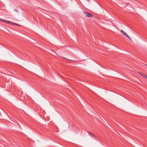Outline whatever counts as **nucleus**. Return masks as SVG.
<instances>
[{
  "label": "nucleus",
  "instance_id": "5",
  "mask_svg": "<svg viewBox=\"0 0 147 147\" xmlns=\"http://www.w3.org/2000/svg\"><path fill=\"white\" fill-rule=\"evenodd\" d=\"M88 134H90V135L92 136H95V137L96 138V136H95V135H94L92 133H90L89 131H88Z\"/></svg>",
  "mask_w": 147,
  "mask_h": 147
},
{
  "label": "nucleus",
  "instance_id": "3",
  "mask_svg": "<svg viewBox=\"0 0 147 147\" xmlns=\"http://www.w3.org/2000/svg\"><path fill=\"white\" fill-rule=\"evenodd\" d=\"M84 13L88 17L90 18L93 16L90 13L88 12L83 11Z\"/></svg>",
  "mask_w": 147,
  "mask_h": 147
},
{
  "label": "nucleus",
  "instance_id": "8",
  "mask_svg": "<svg viewBox=\"0 0 147 147\" xmlns=\"http://www.w3.org/2000/svg\"><path fill=\"white\" fill-rule=\"evenodd\" d=\"M1 19L0 18V21H1Z\"/></svg>",
  "mask_w": 147,
  "mask_h": 147
},
{
  "label": "nucleus",
  "instance_id": "9",
  "mask_svg": "<svg viewBox=\"0 0 147 147\" xmlns=\"http://www.w3.org/2000/svg\"><path fill=\"white\" fill-rule=\"evenodd\" d=\"M147 66V65H146Z\"/></svg>",
  "mask_w": 147,
  "mask_h": 147
},
{
  "label": "nucleus",
  "instance_id": "2",
  "mask_svg": "<svg viewBox=\"0 0 147 147\" xmlns=\"http://www.w3.org/2000/svg\"><path fill=\"white\" fill-rule=\"evenodd\" d=\"M121 32L125 36L129 38V40H131L130 38L125 31L121 30Z\"/></svg>",
  "mask_w": 147,
  "mask_h": 147
},
{
  "label": "nucleus",
  "instance_id": "1",
  "mask_svg": "<svg viewBox=\"0 0 147 147\" xmlns=\"http://www.w3.org/2000/svg\"><path fill=\"white\" fill-rule=\"evenodd\" d=\"M0 21L4 23H9L13 25H17V24H16L15 23L12 22H11V21L8 22L6 20H3L2 19H1V20Z\"/></svg>",
  "mask_w": 147,
  "mask_h": 147
},
{
  "label": "nucleus",
  "instance_id": "10",
  "mask_svg": "<svg viewBox=\"0 0 147 147\" xmlns=\"http://www.w3.org/2000/svg\"><path fill=\"white\" fill-rule=\"evenodd\" d=\"M147 66V65H146Z\"/></svg>",
  "mask_w": 147,
  "mask_h": 147
},
{
  "label": "nucleus",
  "instance_id": "6",
  "mask_svg": "<svg viewBox=\"0 0 147 147\" xmlns=\"http://www.w3.org/2000/svg\"><path fill=\"white\" fill-rule=\"evenodd\" d=\"M145 78L147 79V75H146V76H145Z\"/></svg>",
  "mask_w": 147,
  "mask_h": 147
},
{
  "label": "nucleus",
  "instance_id": "4",
  "mask_svg": "<svg viewBox=\"0 0 147 147\" xmlns=\"http://www.w3.org/2000/svg\"><path fill=\"white\" fill-rule=\"evenodd\" d=\"M139 73L141 75V76H142L145 77V76H146V75L142 73H141L139 72Z\"/></svg>",
  "mask_w": 147,
  "mask_h": 147
},
{
  "label": "nucleus",
  "instance_id": "7",
  "mask_svg": "<svg viewBox=\"0 0 147 147\" xmlns=\"http://www.w3.org/2000/svg\"><path fill=\"white\" fill-rule=\"evenodd\" d=\"M94 137V138H96H96L95 136H93Z\"/></svg>",
  "mask_w": 147,
  "mask_h": 147
}]
</instances>
